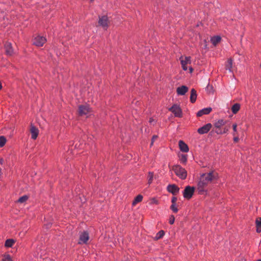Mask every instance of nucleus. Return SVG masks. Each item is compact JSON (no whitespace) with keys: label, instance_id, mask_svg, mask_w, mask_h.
<instances>
[{"label":"nucleus","instance_id":"f257e3e1","mask_svg":"<svg viewBox=\"0 0 261 261\" xmlns=\"http://www.w3.org/2000/svg\"><path fill=\"white\" fill-rule=\"evenodd\" d=\"M218 177L217 173L212 170L208 173H202L200 175L197 184V190L199 194L206 195L207 190L206 189L208 184Z\"/></svg>","mask_w":261,"mask_h":261},{"label":"nucleus","instance_id":"f03ea898","mask_svg":"<svg viewBox=\"0 0 261 261\" xmlns=\"http://www.w3.org/2000/svg\"><path fill=\"white\" fill-rule=\"evenodd\" d=\"M226 124V121L222 119H219L214 123V132L217 135H223L228 132V128L227 127H224Z\"/></svg>","mask_w":261,"mask_h":261},{"label":"nucleus","instance_id":"7ed1b4c3","mask_svg":"<svg viewBox=\"0 0 261 261\" xmlns=\"http://www.w3.org/2000/svg\"><path fill=\"white\" fill-rule=\"evenodd\" d=\"M180 61L182 69L184 71H187L189 69L190 72L192 73L193 71V69L191 66H188V65L191 63V58L189 56H180L179 58Z\"/></svg>","mask_w":261,"mask_h":261},{"label":"nucleus","instance_id":"20e7f679","mask_svg":"<svg viewBox=\"0 0 261 261\" xmlns=\"http://www.w3.org/2000/svg\"><path fill=\"white\" fill-rule=\"evenodd\" d=\"M172 170L175 174L181 179H185L187 176V172L185 168L179 165H175L172 166Z\"/></svg>","mask_w":261,"mask_h":261},{"label":"nucleus","instance_id":"39448f33","mask_svg":"<svg viewBox=\"0 0 261 261\" xmlns=\"http://www.w3.org/2000/svg\"><path fill=\"white\" fill-rule=\"evenodd\" d=\"M92 111L88 105H82L79 106V114L81 116H85L87 117L91 115Z\"/></svg>","mask_w":261,"mask_h":261},{"label":"nucleus","instance_id":"423d86ee","mask_svg":"<svg viewBox=\"0 0 261 261\" xmlns=\"http://www.w3.org/2000/svg\"><path fill=\"white\" fill-rule=\"evenodd\" d=\"M98 25L103 28L105 30H107L109 27V20L106 15L99 16L98 20Z\"/></svg>","mask_w":261,"mask_h":261},{"label":"nucleus","instance_id":"0eeeda50","mask_svg":"<svg viewBox=\"0 0 261 261\" xmlns=\"http://www.w3.org/2000/svg\"><path fill=\"white\" fill-rule=\"evenodd\" d=\"M195 188L190 186H186L182 192L183 196L185 199H190L194 193Z\"/></svg>","mask_w":261,"mask_h":261},{"label":"nucleus","instance_id":"6e6552de","mask_svg":"<svg viewBox=\"0 0 261 261\" xmlns=\"http://www.w3.org/2000/svg\"><path fill=\"white\" fill-rule=\"evenodd\" d=\"M46 38L43 36L38 35L33 39V44L38 47L43 46L46 42Z\"/></svg>","mask_w":261,"mask_h":261},{"label":"nucleus","instance_id":"1a4fd4ad","mask_svg":"<svg viewBox=\"0 0 261 261\" xmlns=\"http://www.w3.org/2000/svg\"><path fill=\"white\" fill-rule=\"evenodd\" d=\"M169 110L176 117L180 118L182 117V113L180 107L177 105H173Z\"/></svg>","mask_w":261,"mask_h":261},{"label":"nucleus","instance_id":"9d476101","mask_svg":"<svg viewBox=\"0 0 261 261\" xmlns=\"http://www.w3.org/2000/svg\"><path fill=\"white\" fill-rule=\"evenodd\" d=\"M89 239V233L87 231H83L80 234L79 244H86Z\"/></svg>","mask_w":261,"mask_h":261},{"label":"nucleus","instance_id":"9b49d317","mask_svg":"<svg viewBox=\"0 0 261 261\" xmlns=\"http://www.w3.org/2000/svg\"><path fill=\"white\" fill-rule=\"evenodd\" d=\"M167 190L168 192L171 193L173 195H177L179 192V188L175 184H171L167 187Z\"/></svg>","mask_w":261,"mask_h":261},{"label":"nucleus","instance_id":"f8f14e48","mask_svg":"<svg viewBox=\"0 0 261 261\" xmlns=\"http://www.w3.org/2000/svg\"><path fill=\"white\" fill-rule=\"evenodd\" d=\"M212 127L211 123H208L203 125V126L197 129V132L201 135L208 133Z\"/></svg>","mask_w":261,"mask_h":261},{"label":"nucleus","instance_id":"ddd939ff","mask_svg":"<svg viewBox=\"0 0 261 261\" xmlns=\"http://www.w3.org/2000/svg\"><path fill=\"white\" fill-rule=\"evenodd\" d=\"M30 132L31 134V138L33 140H36L39 134L38 129L35 126L32 125L30 128Z\"/></svg>","mask_w":261,"mask_h":261},{"label":"nucleus","instance_id":"4468645a","mask_svg":"<svg viewBox=\"0 0 261 261\" xmlns=\"http://www.w3.org/2000/svg\"><path fill=\"white\" fill-rule=\"evenodd\" d=\"M4 47L6 53L7 55L12 56L13 54V49L11 43L6 42L4 45Z\"/></svg>","mask_w":261,"mask_h":261},{"label":"nucleus","instance_id":"2eb2a0df","mask_svg":"<svg viewBox=\"0 0 261 261\" xmlns=\"http://www.w3.org/2000/svg\"><path fill=\"white\" fill-rule=\"evenodd\" d=\"M179 147L182 152H188L189 150L188 146L182 140H180L178 142Z\"/></svg>","mask_w":261,"mask_h":261},{"label":"nucleus","instance_id":"dca6fc26","mask_svg":"<svg viewBox=\"0 0 261 261\" xmlns=\"http://www.w3.org/2000/svg\"><path fill=\"white\" fill-rule=\"evenodd\" d=\"M212 109L210 107L202 109L197 112V116L198 117H201L203 115H207L212 111Z\"/></svg>","mask_w":261,"mask_h":261},{"label":"nucleus","instance_id":"f3484780","mask_svg":"<svg viewBox=\"0 0 261 261\" xmlns=\"http://www.w3.org/2000/svg\"><path fill=\"white\" fill-rule=\"evenodd\" d=\"M188 91V88L186 86H182L179 87L176 89V92L178 95H184Z\"/></svg>","mask_w":261,"mask_h":261},{"label":"nucleus","instance_id":"a211bd4d","mask_svg":"<svg viewBox=\"0 0 261 261\" xmlns=\"http://www.w3.org/2000/svg\"><path fill=\"white\" fill-rule=\"evenodd\" d=\"M197 98V93L196 91L194 89H192L191 90V95H190V101L192 103H194Z\"/></svg>","mask_w":261,"mask_h":261},{"label":"nucleus","instance_id":"6ab92c4d","mask_svg":"<svg viewBox=\"0 0 261 261\" xmlns=\"http://www.w3.org/2000/svg\"><path fill=\"white\" fill-rule=\"evenodd\" d=\"M256 231L257 233L261 232V217L257 218L255 220Z\"/></svg>","mask_w":261,"mask_h":261},{"label":"nucleus","instance_id":"aec40b11","mask_svg":"<svg viewBox=\"0 0 261 261\" xmlns=\"http://www.w3.org/2000/svg\"><path fill=\"white\" fill-rule=\"evenodd\" d=\"M241 105L239 103H236L231 107V111L233 114H237L240 110Z\"/></svg>","mask_w":261,"mask_h":261},{"label":"nucleus","instance_id":"412c9836","mask_svg":"<svg viewBox=\"0 0 261 261\" xmlns=\"http://www.w3.org/2000/svg\"><path fill=\"white\" fill-rule=\"evenodd\" d=\"M232 63L233 60L232 59L229 58L228 59L227 61V63L225 65V68L226 70H228L229 72H232Z\"/></svg>","mask_w":261,"mask_h":261},{"label":"nucleus","instance_id":"4be33fe9","mask_svg":"<svg viewBox=\"0 0 261 261\" xmlns=\"http://www.w3.org/2000/svg\"><path fill=\"white\" fill-rule=\"evenodd\" d=\"M221 38L219 36H214L211 38V41L212 43L216 46L219 42H220Z\"/></svg>","mask_w":261,"mask_h":261},{"label":"nucleus","instance_id":"5701e85b","mask_svg":"<svg viewBox=\"0 0 261 261\" xmlns=\"http://www.w3.org/2000/svg\"><path fill=\"white\" fill-rule=\"evenodd\" d=\"M143 196L142 195H138L134 199L132 202V205L135 206L138 203L140 202L143 200Z\"/></svg>","mask_w":261,"mask_h":261},{"label":"nucleus","instance_id":"b1692460","mask_svg":"<svg viewBox=\"0 0 261 261\" xmlns=\"http://www.w3.org/2000/svg\"><path fill=\"white\" fill-rule=\"evenodd\" d=\"M179 158L180 163L183 164H186L188 160V156L187 154H181L179 155Z\"/></svg>","mask_w":261,"mask_h":261},{"label":"nucleus","instance_id":"393cba45","mask_svg":"<svg viewBox=\"0 0 261 261\" xmlns=\"http://www.w3.org/2000/svg\"><path fill=\"white\" fill-rule=\"evenodd\" d=\"M15 243L13 239H8L6 241L5 246L6 247H11Z\"/></svg>","mask_w":261,"mask_h":261},{"label":"nucleus","instance_id":"a878e982","mask_svg":"<svg viewBox=\"0 0 261 261\" xmlns=\"http://www.w3.org/2000/svg\"><path fill=\"white\" fill-rule=\"evenodd\" d=\"M165 235V232L164 230H161L159 231L155 235L154 237V240H158L162 238L163 237V236Z\"/></svg>","mask_w":261,"mask_h":261},{"label":"nucleus","instance_id":"bb28decb","mask_svg":"<svg viewBox=\"0 0 261 261\" xmlns=\"http://www.w3.org/2000/svg\"><path fill=\"white\" fill-rule=\"evenodd\" d=\"M153 173L152 172H149L148 176V184L149 185L151 184L152 182L153 179Z\"/></svg>","mask_w":261,"mask_h":261},{"label":"nucleus","instance_id":"cd10ccee","mask_svg":"<svg viewBox=\"0 0 261 261\" xmlns=\"http://www.w3.org/2000/svg\"><path fill=\"white\" fill-rule=\"evenodd\" d=\"M2 261H13V260L9 254H6L3 255Z\"/></svg>","mask_w":261,"mask_h":261},{"label":"nucleus","instance_id":"c85d7f7f","mask_svg":"<svg viewBox=\"0 0 261 261\" xmlns=\"http://www.w3.org/2000/svg\"><path fill=\"white\" fill-rule=\"evenodd\" d=\"M6 143V139L4 136H0V147H3Z\"/></svg>","mask_w":261,"mask_h":261},{"label":"nucleus","instance_id":"c756f323","mask_svg":"<svg viewBox=\"0 0 261 261\" xmlns=\"http://www.w3.org/2000/svg\"><path fill=\"white\" fill-rule=\"evenodd\" d=\"M28 196L27 195L22 196L18 199L17 202L19 203H23L28 199Z\"/></svg>","mask_w":261,"mask_h":261},{"label":"nucleus","instance_id":"7c9ffc66","mask_svg":"<svg viewBox=\"0 0 261 261\" xmlns=\"http://www.w3.org/2000/svg\"><path fill=\"white\" fill-rule=\"evenodd\" d=\"M170 209L175 213H176L178 211L176 204H172L170 206Z\"/></svg>","mask_w":261,"mask_h":261},{"label":"nucleus","instance_id":"2f4dec72","mask_svg":"<svg viewBox=\"0 0 261 261\" xmlns=\"http://www.w3.org/2000/svg\"><path fill=\"white\" fill-rule=\"evenodd\" d=\"M206 90L207 91V92H209V93H213V91H214V89H213V87L212 85H210V84H208L206 88Z\"/></svg>","mask_w":261,"mask_h":261},{"label":"nucleus","instance_id":"473e14b6","mask_svg":"<svg viewBox=\"0 0 261 261\" xmlns=\"http://www.w3.org/2000/svg\"><path fill=\"white\" fill-rule=\"evenodd\" d=\"M232 136H233V141L236 143L238 142L239 141V137L238 135H236L235 133H232Z\"/></svg>","mask_w":261,"mask_h":261},{"label":"nucleus","instance_id":"72a5a7b5","mask_svg":"<svg viewBox=\"0 0 261 261\" xmlns=\"http://www.w3.org/2000/svg\"><path fill=\"white\" fill-rule=\"evenodd\" d=\"M232 129H233V132L232 133H235L236 135H238V133H237V123H233L232 124Z\"/></svg>","mask_w":261,"mask_h":261},{"label":"nucleus","instance_id":"f704fd0d","mask_svg":"<svg viewBox=\"0 0 261 261\" xmlns=\"http://www.w3.org/2000/svg\"><path fill=\"white\" fill-rule=\"evenodd\" d=\"M175 221V218L173 215L170 216L169 218V222L170 224H173Z\"/></svg>","mask_w":261,"mask_h":261},{"label":"nucleus","instance_id":"c9c22d12","mask_svg":"<svg viewBox=\"0 0 261 261\" xmlns=\"http://www.w3.org/2000/svg\"><path fill=\"white\" fill-rule=\"evenodd\" d=\"M151 203L158 204L159 201L155 198H152L151 199Z\"/></svg>","mask_w":261,"mask_h":261},{"label":"nucleus","instance_id":"e433bc0d","mask_svg":"<svg viewBox=\"0 0 261 261\" xmlns=\"http://www.w3.org/2000/svg\"><path fill=\"white\" fill-rule=\"evenodd\" d=\"M157 138H158V136L156 135H154V136H152V139H151V144H150L151 146L153 145V142H154V140L155 139H156Z\"/></svg>","mask_w":261,"mask_h":261},{"label":"nucleus","instance_id":"4c0bfd02","mask_svg":"<svg viewBox=\"0 0 261 261\" xmlns=\"http://www.w3.org/2000/svg\"><path fill=\"white\" fill-rule=\"evenodd\" d=\"M177 200V198L175 196H173L171 199L172 204H176Z\"/></svg>","mask_w":261,"mask_h":261},{"label":"nucleus","instance_id":"58836bf2","mask_svg":"<svg viewBox=\"0 0 261 261\" xmlns=\"http://www.w3.org/2000/svg\"><path fill=\"white\" fill-rule=\"evenodd\" d=\"M149 122L150 124H154L155 122V120L152 118H150L149 119Z\"/></svg>","mask_w":261,"mask_h":261},{"label":"nucleus","instance_id":"ea45409f","mask_svg":"<svg viewBox=\"0 0 261 261\" xmlns=\"http://www.w3.org/2000/svg\"><path fill=\"white\" fill-rule=\"evenodd\" d=\"M4 163V160L2 158L0 159V164L3 165Z\"/></svg>","mask_w":261,"mask_h":261},{"label":"nucleus","instance_id":"a19ab883","mask_svg":"<svg viewBox=\"0 0 261 261\" xmlns=\"http://www.w3.org/2000/svg\"><path fill=\"white\" fill-rule=\"evenodd\" d=\"M2 169L0 168V177L2 176Z\"/></svg>","mask_w":261,"mask_h":261},{"label":"nucleus","instance_id":"79ce46f5","mask_svg":"<svg viewBox=\"0 0 261 261\" xmlns=\"http://www.w3.org/2000/svg\"><path fill=\"white\" fill-rule=\"evenodd\" d=\"M2 88V85L1 83L0 82V90Z\"/></svg>","mask_w":261,"mask_h":261},{"label":"nucleus","instance_id":"37998d69","mask_svg":"<svg viewBox=\"0 0 261 261\" xmlns=\"http://www.w3.org/2000/svg\"><path fill=\"white\" fill-rule=\"evenodd\" d=\"M256 261H261V259H258Z\"/></svg>","mask_w":261,"mask_h":261},{"label":"nucleus","instance_id":"c03bdc74","mask_svg":"<svg viewBox=\"0 0 261 261\" xmlns=\"http://www.w3.org/2000/svg\"><path fill=\"white\" fill-rule=\"evenodd\" d=\"M260 67H261V64L260 65Z\"/></svg>","mask_w":261,"mask_h":261},{"label":"nucleus","instance_id":"a18cd8bd","mask_svg":"<svg viewBox=\"0 0 261 261\" xmlns=\"http://www.w3.org/2000/svg\"><path fill=\"white\" fill-rule=\"evenodd\" d=\"M91 1H93V0H91Z\"/></svg>","mask_w":261,"mask_h":261}]
</instances>
